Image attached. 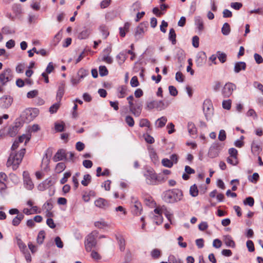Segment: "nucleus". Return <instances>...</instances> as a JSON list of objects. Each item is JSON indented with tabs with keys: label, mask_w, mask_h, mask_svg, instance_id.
<instances>
[{
	"label": "nucleus",
	"mask_w": 263,
	"mask_h": 263,
	"mask_svg": "<svg viewBox=\"0 0 263 263\" xmlns=\"http://www.w3.org/2000/svg\"><path fill=\"white\" fill-rule=\"evenodd\" d=\"M25 151V148H22L18 153H11L7 162V166H12L13 170H16L22 162Z\"/></svg>",
	"instance_id": "obj_1"
},
{
	"label": "nucleus",
	"mask_w": 263,
	"mask_h": 263,
	"mask_svg": "<svg viewBox=\"0 0 263 263\" xmlns=\"http://www.w3.org/2000/svg\"><path fill=\"white\" fill-rule=\"evenodd\" d=\"M182 196L181 190L175 189L165 191L163 193V199L167 203H174L181 200Z\"/></svg>",
	"instance_id": "obj_2"
},
{
	"label": "nucleus",
	"mask_w": 263,
	"mask_h": 263,
	"mask_svg": "<svg viewBox=\"0 0 263 263\" xmlns=\"http://www.w3.org/2000/svg\"><path fill=\"white\" fill-rule=\"evenodd\" d=\"M99 233L97 231H93L87 236L85 241V248L87 252L91 251L92 249L97 245V238Z\"/></svg>",
	"instance_id": "obj_3"
},
{
	"label": "nucleus",
	"mask_w": 263,
	"mask_h": 263,
	"mask_svg": "<svg viewBox=\"0 0 263 263\" xmlns=\"http://www.w3.org/2000/svg\"><path fill=\"white\" fill-rule=\"evenodd\" d=\"M146 182L150 185H156L161 182L160 177L153 169H148L144 173Z\"/></svg>",
	"instance_id": "obj_4"
},
{
	"label": "nucleus",
	"mask_w": 263,
	"mask_h": 263,
	"mask_svg": "<svg viewBox=\"0 0 263 263\" xmlns=\"http://www.w3.org/2000/svg\"><path fill=\"white\" fill-rule=\"evenodd\" d=\"M39 114V110L36 108L26 109L22 114L21 117L24 122L29 123L36 117Z\"/></svg>",
	"instance_id": "obj_5"
},
{
	"label": "nucleus",
	"mask_w": 263,
	"mask_h": 263,
	"mask_svg": "<svg viewBox=\"0 0 263 263\" xmlns=\"http://www.w3.org/2000/svg\"><path fill=\"white\" fill-rule=\"evenodd\" d=\"M13 74L10 68L4 69L0 73V85L5 86L7 83L12 80Z\"/></svg>",
	"instance_id": "obj_6"
},
{
	"label": "nucleus",
	"mask_w": 263,
	"mask_h": 263,
	"mask_svg": "<svg viewBox=\"0 0 263 263\" xmlns=\"http://www.w3.org/2000/svg\"><path fill=\"white\" fill-rule=\"evenodd\" d=\"M223 147V143L217 142L213 143L209 148L208 156L211 158L217 157Z\"/></svg>",
	"instance_id": "obj_7"
},
{
	"label": "nucleus",
	"mask_w": 263,
	"mask_h": 263,
	"mask_svg": "<svg viewBox=\"0 0 263 263\" xmlns=\"http://www.w3.org/2000/svg\"><path fill=\"white\" fill-rule=\"evenodd\" d=\"M203 111L207 120L211 119L213 115V107L211 100L206 99L203 103Z\"/></svg>",
	"instance_id": "obj_8"
},
{
	"label": "nucleus",
	"mask_w": 263,
	"mask_h": 263,
	"mask_svg": "<svg viewBox=\"0 0 263 263\" xmlns=\"http://www.w3.org/2000/svg\"><path fill=\"white\" fill-rule=\"evenodd\" d=\"M130 201L134 204L132 211L134 214L139 215L141 214L142 205L136 197H131Z\"/></svg>",
	"instance_id": "obj_9"
},
{
	"label": "nucleus",
	"mask_w": 263,
	"mask_h": 263,
	"mask_svg": "<svg viewBox=\"0 0 263 263\" xmlns=\"http://www.w3.org/2000/svg\"><path fill=\"white\" fill-rule=\"evenodd\" d=\"M153 219L156 224L159 225L163 222L162 213L160 207H157L152 213Z\"/></svg>",
	"instance_id": "obj_10"
},
{
	"label": "nucleus",
	"mask_w": 263,
	"mask_h": 263,
	"mask_svg": "<svg viewBox=\"0 0 263 263\" xmlns=\"http://www.w3.org/2000/svg\"><path fill=\"white\" fill-rule=\"evenodd\" d=\"M235 89L236 86L235 84L230 82L227 83L222 89V94L224 97H229Z\"/></svg>",
	"instance_id": "obj_11"
},
{
	"label": "nucleus",
	"mask_w": 263,
	"mask_h": 263,
	"mask_svg": "<svg viewBox=\"0 0 263 263\" xmlns=\"http://www.w3.org/2000/svg\"><path fill=\"white\" fill-rule=\"evenodd\" d=\"M13 98L10 96H4L0 98V107L8 108L13 102Z\"/></svg>",
	"instance_id": "obj_12"
},
{
	"label": "nucleus",
	"mask_w": 263,
	"mask_h": 263,
	"mask_svg": "<svg viewBox=\"0 0 263 263\" xmlns=\"http://www.w3.org/2000/svg\"><path fill=\"white\" fill-rule=\"evenodd\" d=\"M146 30L147 26L145 23H142L140 24L136 28L135 36L136 39H141Z\"/></svg>",
	"instance_id": "obj_13"
},
{
	"label": "nucleus",
	"mask_w": 263,
	"mask_h": 263,
	"mask_svg": "<svg viewBox=\"0 0 263 263\" xmlns=\"http://www.w3.org/2000/svg\"><path fill=\"white\" fill-rule=\"evenodd\" d=\"M23 176L25 188L28 190H31L34 187V184L30 178L29 173L24 171L23 173Z\"/></svg>",
	"instance_id": "obj_14"
},
{
	"label": "nucleus",
	"mask_w": 263,
	"mask_h": 263,
	"mask_svg": "<svg viewBox=\"0 0 263 263\" xmlns=\"http://www.w3.org/2000/svg\"><path fill=\"white\" fill-rule=\"evenodd\" d=\"M87 74L86 71L83 69H81L78 72V77L72 78L71 82L73 85H76L79 83L81 80L84 78Z\"/></svg>",
	"instance_id": "obj_15"
},
{
	"label": "nucleus",
	"mask_w": 263,
	"mask_h": 263,
	"mask_svg": "<svg viewBox=\"0 0 263 263\" xmlns=\"http://www.w3.org/2000/svg\"><path fill=\"white\" fill-rule=\"evenodd\" d=\"M206 61V56L204 52L199 53L196 59V64L198 67L203 66Z\"/></svg>",
	"instance_id": "obj_16"
},
{
	"label": "nucleus",
	"mask_w": 263,
	"mask_h": 263,
	"mask_svg": "<svg viewBox=\"0 0 263 263\" xmlns=\"http://www.w3.org/2000/svg\"><path fill=\"white\" fill-rule=\"evenodd\" d=\"M110 52V48H107L105 49L103 51V54L101 60L107 64H111L113 62V60L112 58L109 56Z\"/></svg>",
	"instance_id": "obj_17"
},
{
	"label": "nucleus",
	"mask_w": 263,
	"mask_h": 263,
	"mask_svg": "<svg viewBox=\"0 0 263 263\" xmlns=\"http://www.w3.org/2000/svg\"><path fill=\"white\" fill-rule=\"evenodd\" d=\"M142 105L141 103H137L135 106L130 107V112L136 117H139L141 112Z\"/></svg>",
	"instance_id": "obj_18"
},
{
	"label": "nucleus",
	"mask_w": 263,
	"mask_h": 263,
	"mask_svg": "<svg viewBox=\"0 0 263 263\" xmlns=\"http://www.w3.org/2000/svg\"><path fill=\"white\" fill-rule=\"evenodd\" d=\"M66 158V155L65 151L61 149H59L55 154L53 158V160L54 162H57L60 160H62Z\"/></svg>",
	"instance_id": "obj_19"
},
{
	"label": "nucleus",
	"mask_w": 263,
	"mask_h": 263,
	"mask_svg": "<svg viewBox=\"0 0 263 263\" xmlns=\"http://www.w3.org/2000/svg\"><path fill=\"white\" fill-rule=\"evenodd\" d=\"M95 204L96 206L102 209H106L109 206L108 201L102 198L96 200L95 201Z\"/></svg>",
	"instance_id": "obj_20"
},
{
	"label": "nucleus",
	"mask_w": 263,
	"mask_h": 263,
	"mask_svg": "<svg viewBox=\"0 0 263 263\" xmlns=\"http://www.w3.org/2000/svg\"><path fill=\"white\" fill-rule=\"evenodd\" d=\"M246 68V64L244 62H238L235 64L234 71L236 73L239 72L241 70H245Z\"/></svg>",
	"instance_id": "obj_21"
},
{
	"label": "nucleus",
	"mask_w": 263,
	"mask_h": 263,
	"mask_svg": "<svg viewBox=\"0 0 263 263\" xmlns=\"http://www.w3.org/2000/svg\"><path fill=\"white\" fill-rule=\"evenodd\" d=\"M223 241L227 247L234 248L235 246L234 241L230 235H225L223 236Z\"/></svg>",
	"instance_id": "obj_22"
},
{
	"label": "nucleus",
	"mask_w": 263,
	"mask_h": 263,
	"mask_svg": "<svg viewBox=\"0 0 263 263\" xmlns=\"http://www.w3.org/2000/svg\"><path fill=\"white\" fill-rule=\"evenodd\" d=\"M50 156H48L47 154H45L43 158L42 161V167L46 170L48 167L50 162Z\"/></svg>",
	"instance_id": "obj_23"
},
{
	"label": "nucleus",
	"mask_w": 263,
	"mask_h": 263,
	"mask_svg": "<svg viewBox=\"0 0 263 263\" xmlns=\"http://www.w3.org/2000/svg\"><path fill=\"white\" fill-rule=\"evenodd\" d=\"M261 150L260 145L256 142L255 141H253L251 144V151L254 154H258L260 151Z\"/></svg>",
	"instance_id": "obj_24"
},
{
	"label": "nucleus",
	"mask_w": 263,
	"mask_h": 263,
	"mask_svg": "<svg viewBox=\"0 0 263 263\" xmlns=\"http://www.w3.org/2000/svg\"><path fill=\"white\" fill-rule=\"evenodd\" d=\"M24 215L23 214L21 213L15 216L12 220V223L14 226H17L21 221L24 219Z\"/></svg>",
	"instance_id": "obj_25"
},
{
	"label": "nucleus",
	"mask_w": 263,
	"mask_h": 263,
	"mask_svg": "<svg viewBox=\"0 0 263 263\" xmlns=\"http://www.w3.org/2000/svg\"><path fill=\"white\" fill-rule=\"evenodd\" d=\"M176 34L175 33V31L173 28H171L169 32L168 39L172 42L173 45H175L176 44Z\"/></svg>",
	"instance_id": "obj_26"
},
{
	"label": "nucleus",
	"mask_w": 263,
	"mask_h": 263,
	"mask_svg": "<svg viewBox=\"0 0 263 263\" xmlns=\"http://www.w3.org/2000/svg\"><path fill=\"white\" fill-rule=\"evenodd\" d=\"M167 122V118L165 117H162L156 121V126L158 128L163 127Z\"/></svg>",
	"instance_id": "obj_27"
},
{
	"label": "nucleus",
	"mask_w": 263,
	"mask_h": 263,
	"mask_svg": "<svg viewBox=\"0 0 263 263\" xmlns=\"http://www.w3.org/2000/svg\"><path fill=\"white\" fill-rule=\"evenodd\" d=\"M64 93V87L63 85L59 86L57 93V99L59 102L61 100Z\"/></svg>",
	"instance_id": "obj_28"
},
{
	"label": "nucleus",
	"mask_w": 263,
	"mask_h": 263,
	"mask_svg": "<svg viewBox=\"0 0 263 263\" xmlns=\"http://www.w3.org/2000/svg\"><path fill=\"white\" fill-rule=\"evenodd\" d=\"M117 239L118 240V243L119 246V248L121 251H124L125 249V241L123 237L117 236Z\"/></svg>",
	"instance_id": "obj_29"
},
{
	"label": "nucleus",
	"mask_w": 263,
	"mask_h": 263,
	"mask_svg": "<svg viewBox=\"0 0 263 263\" xmlns=\"http://www.w3.org/2000/svg\"><path fill=\"white\" fill-rule=\"evenodd\" d=\"M90 33V30L89 29H85L82 31L78 35V38L80 40L87 38Z\"/></svg>",
	"instance_id": "obj_30"
},
{
	"label": "nucleus",
	"mask_w": 263,
	"mask_h": 263,
	"mask_svg": "<svg viewBox=\"0 0 263 263\" xmlns=\"http://www.w3.org/2000/svg\"><path fill=\"white\" fill-rule=\"evenodd\" d=\"M195 22L198 30L202 31L203 29V23L202 18L200 16H197L195 18Z\"/></svg>",
	"instance_id": "obj_31"
},
{
	"label": "nucleus",
	"mask_w": 263,
	"mask_h": 263,
	"mask_svg": "<svg viewBox=\"0 0 263 263\" xmlns=\"http://www.w3.org/2000/svg\"><path fill=\"white\" fill-rule=\"evenodd\" d=\"M118 97L119 98H123L126 95V88L124 86H121L118 88Z\"/></svg>",
	"instance_id": "obj_32"
},
{
	"label": "nucleus",
	"mask_w": 263,
	"mask_h": 263,
	"mask_svg": "<svg viewBox=\"0 0 263 263\" xmlns=\"http://www.w3.org/2000/svg\"><path fill=\"white\" fill-rule=\"evenodd\" d=\"M160 208L162 214L163 213L167 219L171 222L172 218L173 216L172 213H171V212L167 210L165 206H161Z\"/></svg>",
	"instance_id": "obj_33"
},
{
	"label": "nucleus",
	"mask_w": 263,
	"mask_h": 263,
	"mask_svg": "<svg viewBox=\"0 0 263 263\" xmlns=\"http://www.w3.org/2000/svg\"><path fill=\"white\" fill-rule=\"evenodd\" d=\"M187 129L189 133L191 135H194L196 134L197 129L194 123L192 122H189L187 124Z\"/></svg>",
	"instance_id": "obj_34"
},
{
	"label": "nucleus",
	"mask_w": 263,
	"mask_h": 263,
	"mask_svg": "<svg viewBox=\"0 0 263 263\" xmlns=\"http://www.w3.org/2000/svg\"><path fill=\"white\" fill-rule=\"evenodd\" d=\"M150 124H151V123H150L149 121L146 119H141L140 121V122H139V126L140 127H148L147 132L148 131H149L151 130V129L150 128Z\"/></svg>",
	"instance_id": "obj_35"
},
{
	"label": "nucleus",
	"mask_w": 263,
	"mask_h": 263,
	"mask_svg": "<svg viewBox=\"0 0 263 263\" xmlns=\"http://www.w3.org/2000/svg\"><path fill=\"white\" fill-rule=\"evenodd\" d=\"M231 31L230 25L228 23H225L221 28V32L224 35H228Z\"/></svg>",
	"instance_id": "obj_36"
},
{
	"label": "nucleus",
	"mask_w": 263,
	"mask_h": 263,
	"mask_svg": "<svg viewBox=\"0 0 263 263\" xmlns=\"http://www.w3.org/2000/svg\"><path fill=\"white\" fill-rule=\"evenodd\" d=\"M17 133L18 126L15 125L9 128L8 134L10 137H13L15 136Z\"/></svg>",
	"instance_id": "obj_37"
},
{
	"label": "nucleus",
	"mask_w": 263,
	"mask_h": 263,
	"mask_svg": "<svg viewBox=\"0 0 263 263\" xmlns=\"http://www.w3.org/2000/svg\"><path fill=\"white\" fill-rule=\"evenodd\" d=\"M91 176L89 174H86L84 176L83 179L81 181L83 185L86 186L91 181Z\"/></svg>",
	"instance_id": "obj_38"
},
{
	"label": "nucleus",
	"mask_w": 263,
	"mask_h": 263,
	"mask_svg": "<svg viewBox=\"0 0 263 263\" xmlns=\"http://www.w3.org/2000/svg\"><path fill=\"white\" fill-rule=\"evenodd\" d=\"M190 193L193 197H196L198 194V190L195 184L192 185L190 189Z\"/></svg>",
	"instance_id": "obj_39"
},
{
	"label": "nucleus",
	"mask_w": 263,
	"mask_h": 263,
	"mask_svg": "<svg viewBox=\"0 0 263 263\" xmlns=\"http://www.w3.org/2000/svg\"><path fill=\"white\" fill-rule=\"evenodd\" d=\"M45 236V232L44 231H41L38 234L37 237V241L38 243L42 244L43 242Z\"/></svg>",
	"instance_id": "obj_40"
},
{
	"label": "nucleus",
	"mask_w": 263,
	"mask_h": 263,
	"mask_svg": "<svg viewBox=\"0 0 263 263\" xmlns=\"http://www.w3.org/2000/svg\"><path fill=\"white\" fill-rule=\"evenodd\" d=\"M217 58L222 63H224L227 60V54L223 52L218 51L217 52Z\"/></svg>",
	"instance_id": "obj_41"
},
{
	"label": "nucleus",
	"mask_w": 263,
	"mask_h": 263,
	"mask_svg": "<svg viewBox=\"0 0 263 263\" xmlns=\"http://www.w3.org/2000/svg\"><path fill=\"white\" fill-rule=\"evenodd\" d=\"M66 167V165L63 162L58 163L55 167V171L58 173H60L63 171Z\"/></svg>",
	"instance_id": "obj_42"
},
{
	"label": "nucleus",
	"mask_w": 263,
	"mask_h": 263,
	"mask_svg": "<svg viewBox=\"0 0 263 263\" xmlns=\"http://www.w3.org/2000/svg\"><path fill=\"white\" fill-rule=\"evenodd\" d=\"M31 135H23L18 138L17 141L19 143H22L24 141L25 142V144L28 142L30 139Z\"/></svg>",
	"instance_id": "obj_43"
},
{
	"label": "nucleus",
	"mask_w": 263,
	"mask_h": 263,
	"mask_svg": "<svg viewBox=\"0 0 263 263\" xmlns=\"http://www.w3.org/2000/svg\"><path fill=\"white\" fill-rule=\"evenodd\" d=\"M43 208L47 211H50L53 208L52 201L51 199L48 200L43 205Z\"/></svg>",
	"instance_id": "obj_44"
},
{
	"label": "nucleus",
	"mask_w": 263,
	"mask_h": 263,
	"mask_svg": "<svg viewBox=\"0 0 263 263\" xmlns=\"http://www.w3.org/2000/svg\"><path fill=\"white\" fill-rule=\"evenodd\" d=\"M99 73L101 77L106 76L108 73V71L105 66H100L99 68Z\"/></svg>",
	"instance_id": "obj_45"
},
{
	"label": "nucleus",
	"mask_w": 263,
	"mask_h": 263,
	"mask_svg": "<svg viewBox=\"0 0 263 263\" xmlns=\"http://www.w3.org/2000/svg\"><path fill=\"white\" fill-rule=\"evenodd\" d=\"M162 165L168 168H171L173 166V162L167 158H164L162 160Z\"/></svg>",
	"instance_id": "obj_46"
},
{
	"label": "nucleus",
	"mask_w": 263,
	"mask_h": 263,
	"mask_svg": "<svg viewBox=\"0 0 263 263\" xmlns=\"http://www.w3.org/2000/svg\"><path fill=\"white\" fill-rule=\"evenodd\" d=\"M143 136L145 141L148 143L152 144L155 141L154 138L148 134L147 132L146 134H144Z\"/></svg>",
	"instance_id": "obj_47"
},
{
	"label": "nucleus",
	"mask_w": 263,
	"mask_h": 263,
	"mask_svg": "<svg viewBox=\"0 0 263 263\" xmlns=\"http://www.w3.org/2000/svg\"><path fill=\"white\" fill-rule=\"evenodd\" d=\"M30 6L34 10H39L40 9V0H35L32 3Z\"/></svg>",
	"instance_id": "obj_48"
},
{
	"label": "nucleus",
	"mask_w": 263,
	"mask_h": 263,
	"mask_svg": "<svg viewBox=\"0 0 263 263\" xmlns=\"http://www.w3.org/2000/svg\"><path fill=\"white\" fill-rule=\"evenodd\" d=\"M243 203L245 205H249L250 206H253L254 204V200L253 198L251 197H248L243 200Z\"/></svg>",
	"instance_id": "obj_49"
},
{
	"label": "nucleus",
	"mask_w": 263,
	"mask_h": 263,
	"mask_svg": "<svg viewBox=\"0 0 263 263\" xmlns=\"http://www.w3.org/2000/svg\"><path fill=\"white\" fill-rule=\"evenodd\" d=\"M60 107V103L59 102L56 103L54 104H53L49 108V112L51 114H54L55 113L58 109Z\"/></svg>",
	"instance_id": "obj_50"
},
{
	"label": "nucleus",
	"mask_w": 263,
	"mask_h": 263,
	"mask_svg": "<svg viewBox=\"0 0 263 263\" xmlns=\"http://www.w3.org/2000/svg\"><path fill=\"white\" fill-rule=\"evenodd\" d=\"M130 83L133 87H136L138 86L139 85V83L138 80V78L136 76L132 77Z\"/></svg>",
	"instance_id": "obj_51"
},
{
	"label": "nucleus",
	"mask_w": 263,
	"mask_h": 263,
	"mask_svg": "<svg viewBox=\"0 0 263 263\" xmlns=\"http://www.w3.org/2000/svg\"><path fill=\"white\" fill-rule=\"evenodd\" d=\"M125 122L130 127H133L135 124L134 119L130 116H127L126 117Z\"/></svg>",
	"instance_id": "obj_52"
},
{
	"label": "nucleus",
	"mask_w": 263,
	"mask_h": 263,
	"mask_svg": "<svg viewBox=\"0 0 263 263\" xmlns=\"http://www.w3.org/2000/svg\"><path fill=\"white\" fill-rule=\"evenodd\" d=\"M55 129L57 132H61L64 129V123H55Z\"/></svg>",
	"instance_id": "obj_53"
},
{
	"label": "nucleus",
	"mask_w": 263,
	"mask_h": 263,
	"mask_svg": "<svg viewBox=\"0 0 263 263\" xmlns=\"http://www.w3.org/2000/svg\"><path fill=\"white\" fill-rule=\"evenodd\" d=\"M161 252L159 249H155L151 252V255L154 258H158L160 256Z\"/></svg>",
	"instance_id": "obj_54"
},
{
	"label": "nucleus",
	"mask_w": 263,
	"mask_h": 263,
	"mask_svg": "<svg viewBox=\"0 0 263 263\" xmlns=\"http://www.w3.org/2000/svg\"><path fill=\"white\" fill-rule=\"evenodd\" d=\"M227 161L228 163H230L233 165H236L238 163L237 158L229 157L227 159Z\"/></svg>",
	"instance_id": "obj_55"
},
{
	"label": "nucleus",
	"mask_w": 263,
	"mask_h": 263,
	"mask_svg": "<svg viewBox=\"0 0 263 263\" xmlns=\"http://www.w3.org/2000/svg\"><path fill=\"white\" fill-rule=\"evenodd\" d=\"M259 176L258 173H254L253 175L249 177V180L252 182L256 183L259 179Z\"/></svg>",
	"instance_id": "obj_56"
},
{
	"label": "nucleus",
	"mask_w": 263,
	"mask_h": 263,
	"mask_svg": "<svg viewBox=\"0 0 263 263\" xmlns=\"http://www.w3.org/2000/svg\"><path fill=\"white\" fill-rule=\"evenodd\" d=\"M169 263H183L182 261L179 258L175 257L172 255L169 257Z\"/></svg>",
	"instance_id": "obj_57"
},
{
	"label": "nucleus",
	"mask_w": 263,
	"mask_h": 263,
	"mask_svg": "<svg viewBox=\"0 0 263 263\" xmlns=\"http://www.w3.org/2000/svg\"><path fill=\"white\" fill-rule=\"evenodd\" d=\"M226 139V133L225 130L221 129L220 130L218 135V139L220 141H223Z\"/></svg>",
	"instance_id": "obj_58"
},
{
	"label": "nucleus",
	"mask_w": 263,
	"mask_h": 263,
	"mask_svg": "<svg viewBox=\"0 0 263 263\" xmlns=\"http://www.w3.org/2000/svg\"><path fill=\"white\" fill-rule=\"evenodd\" d=\"M231 106V101L230 100H224L222 102V107L226 109H230Z\"/></svg>",
	"instance_id": "obj_59"
},
{
	"label": "nucleus",
	"mask_w": 263,
	"mask_h": 263,
	"mask_svg": "<svg viewBox=\"0 0 263 263\" xmlns=\"http://www.w3.org/2000/svg\"><path fill=\"white\" fill-rule=\"evenodd\" d=\"M71 176L70 172H66L64 174V177L61 179L60 183L62 184L67 181L68 178Z\"/></svg>",
	"instance_id": "obj_60"
},
{
	"label": "nucleus",
	"mask_w": 263,
	"mask_h": 263,
	"mask_svg": "<svg viewBox=\"0 0 263 263\" xmlns=\"http://www.w3.org/2000/svg\"><path fill=\"white\" fill-rule=\"evenodd\" d=\"M169 92L171 95L175 97L177 95L178 91L177 89L173 86H170L168 87Z\"/></svg>",
	"instance_id": "obj_61"
},
{
	"label": "nucleus",
	"mask_w": 263,
	"mask_h": 263,
	"mask_svg": "<svg viewBox=\"0 0 263 263\" xmlns=\"http://www.w3.org/2000/svg\"><path fill=\"white\" fill-rule=\"evenodd\" d=\"M222 246V242L219 239H215L213 240V247L218 249L220 248Z\"/></svg>",
	"instance_id": "obj_62"
},
{
	"label": "nucleus",
	"mask_w": 263,
	"mask_h": 263,
	"mask_svg": "<svg viewBox=\"0 0 263 263\" xmlns=\"http://www.w3.org/2000/svg\"><path fill=\"white\" fill-rule=\"evenodd\" d=\"M38 95V91L36 90H33L28 92L27 94L28 98H33Z\"/></svg>",
	"instance_id": "obj_63"
},
{
	"label": "nucleus",
	"mask_w": 263,
	"mask_h": 263,
	"mask_svg": "<svg viewBox=\"0 0 263 263\" xmlns=\"http://www.w3.org/2000/svg\"><path fill=\"white\" fill-rule=\"evenodd\" d=\"M175 79L176 80L179 82H182L184 81L183 74L180 71H178L176 73Z\"/></svg>",
	"instance_id": "obj_64"
}]
</instances>
